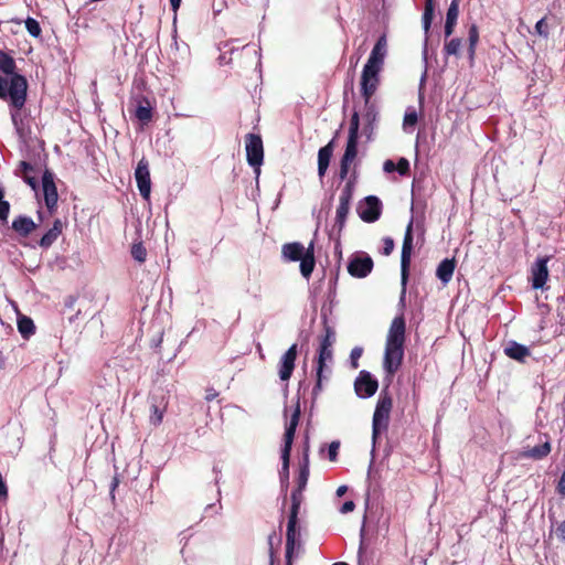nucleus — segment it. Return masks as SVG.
<instances>
[{"label":"nucleus","instance_id":"f257e3e1","mask_svg":"<svg viewBox=\"0 0 565 565\" xmlns=\"http://www.w3.org/2000/svg\"><path fill=\"white\" fill-rule=\"evenodd\" d=\"M406 322L403 316L395 317L390 326L384 350L383 367L393 377L404 360Z\"/></svg>","mask_w":565,"mask_h":565},{"label":"nucleus","instance_id":"f03ea898","mask_svg":"<svg viewBox=\"0 0 565 565\" xmlns=\"http://www.w3.org/2000/svg\"><path fill=\"white\" fill-rule=\"evenodd\" d=\"M26 97L28 81L25 76H15L9 81L0 75V99L9 104L13 121H15L17 113L24 107Z\"/></svg>","mask_w":565,"mask_h":565},{"label":"nucleus","instance_id":"7ed1b4c3","mask_svg":"<svg viewBox=\"0 0 565 565\" xmlns=\"http://www.w3.org/2000/svg\"><path fill=\"white\" fill-rule=\"evenodd\" d=\"M281 256L287 262H300L301 275L307 280L310 278L316 266L313 242L307 248L300 242L286 243L281 247Z\"/></svg>","mask_w":565,"mask_h":565},{"label":"nucleus","instance_id":"20e7f679","mask_svg":"<svg viewBox=\"0 0 565 565\" xmlns=\"http://www.w3.org/2000/svg\"><path fill=\"white\" fill-rule=\"evenodd\" d=\"M301 411L300 405L297 403L296 407L292 411L289 423L286 427L284 434V446L281 448V469L279 471L280 481L285 489L289 486V466H290V454L292 448V443L296 434V429L299 424Z\"/></svg>","mask_w":565,"mask_h":565},{"label":"nucleus","instance_id":"39448f33","mask_svg":"<svg viewBox=\"0 0 565 565\" xmlns=\"http://www.w3.org/2000/svg\"><path fill=\"white\" fill-rule=\"evenodd\" d=\"M359 128L360 117L359 114L354 111L350 119L349 136L345 150L340 161V178L342 180L348 177L350 166L358 156Z\"/></svg>","mask_w":565,"mask_h":565},{"label":"nucleus","instance_id":"423d86ee","mask_svg":"<svg viewBox=\"0 0 565 565\" xmlns=\"http://www.w3.org/2000/svg\"><path fill=\"white\" fill-rule=\"evenodd\" d=\"M393 407V398L387 392H382L372 419V440L376 443L381 433L386 431L390 424V414Z\"/></svg>","mask_w":565,"mask_h":565},{"label":"nucleus","instance_id":"0eeeda50","mask_svg":"<svg viewBox=\"0 0 565 565\" xmlns=\"http://www.w3.org/2000/svg\"><path fill=\"white\" fill-rule=\"evenodd\" d=\"M310 461H309V445L306 444L303 448V455L302 459L299 462V475L297 477V487L292 490L290 499H291V505L295 507H301V503L303 501L302 492L305 491L307 487V482L309 479L310 473Z\"/></svg>","mask_w":565,"mask_h":565},{"label":"nucleus","instance_id":"6e6552de","mask_svg":"<svg viewBox=\"0 0 565 565\" xmlns=\"http://www.w3.org/2000/svg\"><path fill=\"white\" fill-rule=\"evenodd\" d=\"M413 252V221H411L406 227L402 254H401V285H402V295L406 292V286L409 276V267Z\"/></svg>","mask_w":565,"mask_h":565},{"label":"nucleus","instance_id":"1a4fd4ad","mask_svg":"<svg viewBox=\"0 0 565 565\" xmlns=\"http://www.w3.org/2000/svg\"><path fill=\"white\" fill-rule=\"evenodd\" d=\"M353 196V182L349 181L344 185L339 196V205L337 207V215L334 222V228L340 234L345 226L347 217L350 211V205Z\"/></svg>","mask_w":565,"mask_h":565},{"label":"nucleus","instance_id":"9d476101","mask_svg":"<svg viewBox=\"0 0 565 565\" xmlns=\"http://www.w3.org/2000/svg\"><path fill=\"white\" fill-rule=\"evenodd\" d=\"M374 267V262L366 253L352 254L348 264V273L354 278H365Z\"/></svg>","mask_w":565,"mask_h":565},{"label":"nucleus","instance_id":"9b49d317","mask_svg":"<svg viewBox=\"0 0 565 565\" xmlns=\"http://www.w3.org/2000/svg\"><path fill=\"white\" fill-rule=\"evenodd\" d=\"M382 70L364 65L361 74V94L364 98L365 105H369L372 96L375 94L380 84V72Z\"/></svg>","mask_w":565,"mask_h":565},{"label":"nucleus","instance_id":"f8f14e48","mask_svg":"<svg viewBox=\"0 0 565 565\" xmlns=\"http://www.w3.org/2000/svg\"><path fill=\"white\" fill-rule=\"evenodd\" d=\"M299 507L291 505L290 513L288 516L287 523V533H286V559L287 565H291V558L296 546L297 537L300 535L298 529V514Z\"/></svg>","mask_w":565,"mask_h":565},{"label":"nucleus","instance_id":"ddd939ff","mask_svg":"<svg viewBox=\"0 0 565 565\" xmlns=\"http://www.w3.org/2000/svg\"><path fill=\"white\" fill-rule=\"evenodd\" d=\"M246 159L249 166L258 168L264 160V146L259 135L247 134L245 136Z\"/></svg>","mask_w":565,"mask_h":565},{"label":"nucleus","instance_id":"4468645a","mask_svg":"<svg viewBox=\"0 0 565 565\" xmlns=\"http://www.w3.org/2000/svg\"><path fill=\"white\" fill-rule=\"evenodd\" d=\"M358 213L362 221L374 223L382 214V202L377 196L369 195L364 199V203L359 205Z\"/></svg>","mask_w":565,"mask_h":565},{"label":"nucleus","instance_id":"2eb2a0df","mask_svg":"<svg viewBox=\"0 0 565 565\" xmlns=\"http://www.w3.org/2000/svg\"><path fill=\"white\" fill-rule=\"evenodd\" d=\"M42 189L45 205L50 214H53L56 210L58 194L54 182V174L47 169L43 172L42 175Z\"/></svg>","mask_w":565,"mask_h":565},{"label":"nucleus","instance_id":"dca6fc26","mask_svg":"<svg viewBox=\"0 0 565 565\" xmlns=\"http://www.w3.org/2000/svg\"><path fill=\"white\" fill-rule=\"evenodd\" d=\"M135 179H136L140 195L145 200H149L150 192H151V179H150V171H149V162L146 158H142L139 160L137 168L135 170Z\"/></svg>","mask_w":565,"mask_h":565},{"label":"nucleus","instance_id":"f3484780","mask_svg":"<svg viewBox=\"0 0 565 565\" xmlns=\"http://www.w3.org/2000/svg\"><path fill=\"white\" fill-rule=\"evenodd\" d=\"M298 345L294 343L281 356L279 361L278 375L281 381H288L295 370Z\"/></svg>","mask_w":565,"mask_h":565},{"label":"nucleus","instance_id":"a211bd4d","mask_svg":"<svg viewBox=\"0 0 565 565\" xmlns=\"http://www.w3.org/2000/svg\"><path fill=\"white\" fill-rule=\"evenodd\" d=\"M379 383L367 371H361L355 380L354 388L359 396L370 397L377 391Z\"/></svg>","mask_w":565,"mask_h":565},{"label":"nucleus","instance_id":"6ab92c4d","mask_svg":"<svg viewBox=\"0 0 565 565\" xmlns=\"http://www.w3.org/2000/svg\"><path fill=\"white\" fill-rule=\"evenodd\" d=\"M548 257H539L531 268V281L534 289H542L548 279Z\"/></svg>","mask_w":565,"mask_h":565},{"label":"nucleus","instance_id":"aec40b11","mask_svg":"<svg viewBox=\"0 0 565 565\" xmlns=\"http://www.w3.org/2000/svg\"><path fill=\"white\" fill-rule=\"evenodd\" d=\"M329 360H332V349L326 348V345H320L317 362V381L312 390L313 395H318L322 391V382L328 379V376L324 375V371L326 362Z\"/></svg>","mask_w":565,"mask_h":565},{"label":"nucleus","instance_id":"412c9836","mask_svg":"<svg viewBox=\"0 0 565 565\" xmlns=\"http://www.w3.org/2000/svg\"><path fill=\"white\" fill-rule=\"evenodd\" d=\"M387 54L386 35L382 34L373 46L369 60L365 65L382 70L385 56Z\"/></svg>","mask_w":565,"mask_h":565},{"label":"nucleus","instance_id":"4be33fe9","mask_svg":"<svg viewBox=\"0 0 565 565\" xmlns=\"http://www.w3.org/2000/svg\"><path fill=\"white\" fill-rule=\"evenodd\" d=\"M0 75L12 81L15 76H23L17 72V63L13 55L0 49Z\"/></svg>","mask_w":565,"mask_h":565},{"label":"nucleus","instance_id":"5701e85b","mask_svg":"<svg viewBox=\"0 0 565 565\" xmlns=\"http://www.w3.org/2000/svg\"><path fill=\"white\" fill-rule=\"evenodd\" d=\"M137 107L135 109V117L145 126L148 125L153 117L152 106L146 96H139L136 99Z\"/></svg>","mask_w":565,"mask_h":565},{"label":"nucleus","instance_id":"b1692460","mask_svg":"<svg viewBox=\"0 0 565 565\" xmlns=\"http://www.w3.org/2000/svg\"><path fill=\"white\" fill-rule=\"evenodd\" d=\"M36 226L31 217L24 215L17 216L12 222V230L21 237H28Z\"/></svg>","mask_w":565,"mask_h":565},{"label":"nucleus","instance_id":"393cba45","mask_svg":"<svg viewBox=\"0 0 565 565\" xmlns=\"http://www.w3.org/2000/svg\"><path fill=\"white\" fill-rule=\"evenodd\" d=\"M334 145L333 140H331L328 145L320 148L318 151V174L320 178H323L327 169L329 167L332 153H333Z\"/></svg>","mask_w":565,"mask_h":565},{"label":"nucleus","instance_id":"a878e982","mask_svg":"<svg viewBox=\"0 0 565 565\" xmlns=\"http://www.w3.org/2000/svg\"><path fill=\"white\" fill-rule=\"evenodd\" d=\"M63 232V223L60 218H56L53 222V226L41 237L39 241L40 247L46 249L51 247L54 242L58 238V236Z\"/></svg>","mask_w":565,"mask_h":565},{"label":"nucleus","instance_id":"bb28decb","mask_svg":"<svg viewBox=\"0 0 565 565\" xmlns=\"http://www.w3.org/2000/svg\"><path fill=\"white\" fill-rule=\"evenodd\" d=\"M459 15V0H451V3L447 10L446 23H445V36L449 38L455 30Z\"/></svg>","mask_w":565,"mask_h":565},{"label":"nucleus","instance_id":"cd10ccee","mask_svg":"<svg viewBox=\"0 0 565 565\" xmlns=\"http://www.w3.org/2000/svg\"><path fill=\"white\" fill-rule=\"evenodd\" d=\"M504 353L512 360L524 362L530 356V350L527 347L520 344L515 341H511L504 349Z\"/></svg>","mask_w":565,"mask_h":565},{"label":"nucleus","instance_id":"c85d7f7f","mask_svg":"<svg viewBox=\"0 0 565 565\" xmlns=\"http://www.w3.org/2000/svg\"><path fill=\"white\" fill-rule=\"evenodd\" d=\"M456 268L455 259L446 258L440 262V264L437 267L436 276L438 279H440L444 284H448Z\"/></svg>","mask_w":565,"mask_h":565},{"label":"nucleus","instance_id":"c756f323","mask_svg":"<svg viewBox=\"0 0 565 565\" xmlns=\"http://www.w3.org/2000/svg\"><path fill=\"white\" fill-rule=\"evenodd\" d=\"M18 330L22 338L29 339L35 333V324L31 318L21 316L18 318Z\"/></svg>","mask_w":565,"mask_h":565},{"label":"nucleus","instance_id":"7c9ffc66","mask_svg":"<svg viewBox=\"0 0 565 565\" xmlns=\"http://www.w3.org/2000/svg\"><path fill=\"white\" fill-rule=\"evenodd\" d=\"M479 42V30L476 24H471L468 31V57L472 62L476 56V49Z\"/></svg>","mask_w":565,"mask_h":565},{"label":"nucleus","instance_id":"2f4dec72","mask_svg":"<svg viewBox=\"0 0 565 565\" xmlns=\"http://www.w3.org/2000/svg\"><path fill=\"white\" fill-rule=\"evenodd\" d=\"M551 452V445L550 443H544L539 446H534L533 448L524 451V457L532 458L535 460L543 459Z\"/></svg>","mask_w":565,"mask_h":565},{"label":"nucleus","instance_id":"473e14b6","mask_svg":"<svg viewBox=\"0 0 565 565\" xmlns=\"http://www.w3.org/2000/svg\"><path fill=\"white\" fill-rule=\"evenodd\" d=\"M435 13V4L434 0H425V8L423 13V26L425 30V33L427 34L429 32L433 19Z\"/></svg>","mask_w":565,"mask_h":565},{"label":"nucleus","instance_id":"72a5a7b5","mask_svg":"<svg viewBox=\"0 0 565 565\" xmlns=\"http://www.w3.org/2000/svg\"><path fill=\"white\" fill-rule=\"evenodd\" d=\"M167 411V403L162 404H151V415H150V423L153 426H159L162 423L163 415Z\"/></svg>","mask_w":565,"mask_h":565},{"label":"nucleus","instance_id":"f704fd0d","mask_svg":"<svg viewBox=\"0 0 565 565\" xmlns=\"http://www.w3.org/2000/svg\"><path fill=\"white\" fill-rule=\"evenodd\" d=\"M461 45H462V40L460 38H454V39L445 42L444 52L446 55L458 56Z\"/></svg>","mask_w":565,"mask_h":565},{"label":"nucleus","instance_id":"c9c22d12","mask_svg":"<svg viewBox=\"0 0 565 565\" xmlns=\"http://www.w3.org/2000/svg\"><path fill=\"white\" fill-rule=\"evenodd\" d=\"M131 256L135 260L142 264L146 262L147 258V249L143 246L142 242H138L132 244L131 246Z\"/></svg>","mask_w":565,"mask_h":565},{"label":"nucleus","instance_id":"e433bc0d","mask_svg":"<svg viewBox=\"0 0 565 565\" xmlns=\"http://www.w3.org/2000/svg\"><path fill=\"white\" fill-rule=\"evenodd\" d=\"M24 23H25V29L30 33V35H32L33 38L41 36L42 29L40 26V23L35 19L29 17Z\"/></svg>","mask_w":565,"mask_h":565},{"label":"nucleus","instance_id":"4c0bfd02","mask_svg":"<svg viewBox=\"0 0 565 565\" xmlns=\"http://www.w3.org/2000/svg\"><path fill=\"white\" fill-rule=\"evenodd\" d=\"M418 121L417 113L414 108H408L404 115L403 126L406 129L407 127H414Z\"/></svg>","mask_w":565,"mask_h":565},{"label":"nucleus","instance_id":"58836bf2","mask_svg":"<svg viewBox=\"0 0 565 565\" xmlns=\"http://www.w3.org/2000/svg\"><path fill=\"white\" fill-rule=\"evenodd\" d=\"M334 340H335L334 331L330 327H327L326 328V334L322 338V340L320 342V345H326V348H331L332 349Z\"/></svg>","mask_w":565,"mask_h":565},{"label":"nucleus","instance_id":"ea45409f","mask_svg":"<svg viewBox=\"0 0 565 565\" xmlns=\"http://www.w3.org/2000/svg\"><path fill=\"white\" fill-rule=\"evenodd\" d=\"M362 354H363V349L361 347H355L351 350L350 360H351V364H352L353 369L359 367L358 361L362 356Z\"/></svg>","mask_w":565,"mask_h":565},{"label":"nucleus","instance_id":"a19ab883","mask_svg":"<svg viewBox=\"0 0 565 565\" xmlns=\"http://www.w3.org/2000/svg\"><path fill=\"white\" fill-rule=\"evenodd\" d=\"M535 31L539 35H542L544 38L548 36V25L546 22V18H542L539 20L535 24Z\"/></svg>","mask_w":565,"mask_h":565},{"label":"nucleus","instance_id":"79ce46f5","mask_svg":"<svg viewBox=\"0 0 565 565\" xmlns=\"http://www.w3.org/2000/svg\"><path fill=\"white\" fill-rule=\"evenodd\" d=\"M395 171H397L401 175H406L409 173V162L406 158H401L397 163Z\"/></svg>","mask_w":565,"mask_h":565},{"label":"nucleus","instance_id":"37998d69","mask_svg":"<svg viewBox=\"0 0 565 565\" xmlns=\"http://www.w3.org/2000/svg\"><path fill=\"white\" fill-rule=\"evenodd\" d=\"M383 242V255L385 256H388L392 254V252L394 250V247H395V243H394V239L392 237H384L382 239Z\"/></svg>","mask_w":565,"mask_h":565},{"label":"nucleus","instance_id":"c03bdc74","mask_svg":"<svg viewBox=\"0 0 565 565\" xmlns=\"http://www.w3.org/2000/svg\"><path fill=\"white\" fill-rule=\"evenodd\" d=\"M9 213H10V203L8 201L0 200V220L2 222H7Z\"/></svg>","mask_w":565,"mask_h":565},{"label":"nucleus","instance_id":"a18cd8bd","mask_svg":"<svg viewBox=\"0 0 565 565\" xmlns=\"http://www.w3.org/2000/svg\"><path fill=\"white\" fill-rule=\"evenodd\" d=\"M339 448H340V443L339 441H332L329 445L328 456H329V460L330 461H335L337 460Z\"/></svg>","mask_w":565,"mask_h":565},{"label":"nucleus","instance_id":"49530a36","mask_svg":"<svg viewBox=\"0 0 565 565\" xmlns=\"http://www.w3.org/2000/svg\"><path fill=\"white\" fill-rule=\"evenodd\" d=\"M555 533L558 540L565 543V520L557 525Z\"/></svg>","mask_w":565,"mask_h":565},{"label":"nucleus","instance_id":"de8ad7c7","mask_svg":"<svg viewBox=\"0 0 565 565\" xmlns=\"http://www.w3.org/2000/svg\"><path fill=\"white\" fill-rule=\"evenodd\" d=\"M355 508V504L353 501H345L342 507L340 508V512L343 514H347L349 512H352Z\"/></svg>","mask_w":565,"mask_h":565},{"label":"nucleus","instance_id":"09e8293b","mask_svg":"<svg viewBox=\"0 0 565 565\" xmlns=\"http://www.w3.org/2000/svg\"><path fill=\"white\" fill-rule=\"evenodd\" d=\"M20 168L23 172V175H28L29 173L33 172L34 171V168L31 163L26 162V161H21L20 162Z\"/></svg>","mask_w":565,"mask_h":565},{"label":"nucleus","instance_id":"8fccbe9b","mask_svg":"<svg viewBox=\"0 0 565 565\" xmlns=\"http://www.w3.org/2000/svg\"><path fill=\"white\" fill-rule=\"evenodd\" d=\"M23 180L25 181V183H28L33 190L36 189L38 186V181H36V178L31 175V173H29L28 175H23Z\"/></svg>","mask_w":565,"mask_h":565},{"label":"nucleus","instance_id":"3c124183","mask_svg":"<svg viewBox=\"0 0 565 565\" xmlns=\"http://www.w3.org/2000/svg\"><path fill=\"white\" fill-rule=\"evenodd\" d=\"M217 396H218V392L213 387H209L205 392V401H207V402L213 401Z\"/></svg>","mask_w":565,"mask_h":565},{"label":"nucleus","instance_id":"603ef678","mask_svg":"<svg viewBox=\"0 0 565 565\" xmlns=\"http://www.w3.org/2000/svg\"><path fill=\"white\" fill-rule=\"evenodd\" d=\"M395 168H396V163H394L392 160H386L383 164V169L387 173L394 172Z\"/></svg>","mask_w":565,"mask_h":565},{"label":"nucleus","instance_id":"864d4df0","mask_svg":"<svg viewBox=\"0 0 565 565\" xmlns=\"http://www.w3.org/2000/svg\"><path fill=\"white\" fill-rule=\"evenodd\" d=\"M76 301H77V297H76V296H73V295H70V296H67V297L65 298V300H64V305H65V307H67V308H73V307H74V305L76 303Z\"/></svg>","mask_w":565,"mask_h":565},{"label":"nucleus","instance_id":"5fc2aeb1","mask_svg":"<svg viewBox=\"0 0 565 565\" xmlns=\"http://www.w3.org/2000/svg\"><path fill=\"white\" fill-rule=\"evenodd\" d=\"M558 492L563 495H565V470L562 473V477L558 482Z\"/></svg>","mask_w":565,"mask_h":565},{"label":"nucleus","instance_id":"6e6d98bb","mask_svg":"<svg viewBox=\"0 0 565 565\" xmlns=\"http://www.w3.org/2000/svg\"><path fill=\"white\" fill-rule=\"evenodd\" d=\"M171 8L174 12V19L177 18V11L180 8L181 0H170Z\"/></svg>","mask_w":565,"mask_h":565},{"label":"nucleus","instance_id":"4d7b16f0","mask_svg":"<svg viewBox=\"0 0 565 565\" xmlns=\"http://www.w3.org/2000/svg\"><path fill=\"white\" fill-rule=\"evenodd\" d=\"M118 486H119V479H118V477H117V476H115V477L113 478L111 487H110V494H111V497H113V498H114V491H115V489H116Z\"/></svg>","mask_w":565,"mask_h":565},{"label":"nucleus","instance_id":"13d9d810","mask_svg":"<svg viewBox=\"0 0 565 565\" xmlns=\"http://www.w3.org/2000/svg\"><path fill=\"white\" fill-rule=\"evenodd\" d=\"M375 113L372 109H369L365 117L367 121L371 124L373 120H375Z\"/></svg>","mask_w":565,"mask_h":565},{"label":"nucleus","instance_id":"bf43d9fd","mask_svg":"<svg viewBox=\"0 0 565 565\" xmlns=\"http://www.w3.org/2000/svg\"><path fill=\"white\" fill-rule=\"evenodd\" d=\"M345 491H347V487L345 486H341V487L338 488L337 494L339 497H341V495H343L345 493Z\"/></svg>","mask_w":565,"mask_h":565},{"label":"nucleus","instance_id":"052dcab7","mask_svg":"<svg viewBox=\"0 0 565 565\" xmlns=\"http://www.w3.org/2000/svg\"><path fill=\"white\" fill-rule=\"evenodd\" d=\"M3 196H4V192H3L2 188H0V200H3Z\"/></svg>","mask_w":565,"mask_h":565},{"label":"nucleus","instance_id":"680f3d73","mask_svg":"<svg viewBox=\"0 0 565 565\" xmlns=\"http://www.w3.org/2000/svg\"><path fill=\"white\" fill-rule=\"evenodd\" d=\"M269 545L273 546L271 536H269ZM273 547H270L271 550Z\"/></svg>","mask_w":565,"mask_h":565}]
</instances>
